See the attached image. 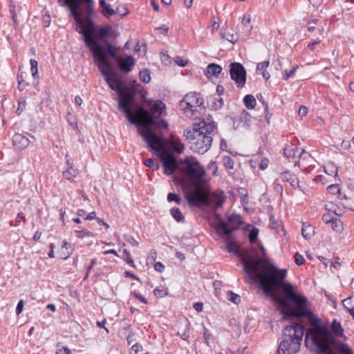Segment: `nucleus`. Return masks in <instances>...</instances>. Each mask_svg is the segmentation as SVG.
<instances>
[{"label": "nucleus", "mask_w": 354, "mask_h": 354, "mask_svg": "<svg viewBox=\"0 0 354 354\" xmlns=\"http://www.w3.org/2000/svg\"><path fill=\"white\" fill-rule=\"evenodd\" d=\"M243 269L248 278L258 283L264 293L278 304L283 319L306 318L311 327L306 330L305 345L315 354H334L332 346L335 339L328 328L309 309L308 299L295 292L294 287L284 281L286 270L271 264L267 259L243 257Z\"/></svg>", "instance_id": "1"}, {"label": "nucleus", "mask_w": 354, "mask_h": 354, "mask_svg": "<svg viewBox=\"0 0 354 354\" xmlns=\"http://www.w3.org/2000/svg\"><path fill=\"white\" fill-rule=\"evenodd\" d=\"M76 30L83 35L84 42L93 53L94 59L97 62L98 68L104 77L106 83L112 90L118 93L120 97L119 109L125 113L126 118L130 123H138L139 119L133 115L131 110L134 101L135 93L129 89L122 90V82L118 78L116 73L113 71L112 66L107 59L103 48L93 37L95 28L93 21H87L86 25L81 24L80 27L76 28Z\"/></svg>", "instance_id": "2"}, {"label": "nucleus", "mask_w": 354, "mask_h": 354, "mask_svg": "<svg viewBox=\"0 0 354 354\" xmlns=\"http://www.w3.org/2000/svg\"><path fill=\"white\" fill-rule=\"evenodd\" d=\"M185 171L194 184V187L185 192V196L190 206L198 207L208 199V183L203 179L204 168L194 159H185Z\"/></svg>", "instance_id": "3"}, {"label": "nucleus", "mask_w": 354, "mask_h": 354, "mask_svg": "<svg viewBox=\"0 0 354 354\" xmlns=\"http://www.w3.org/2000/svg\"><path fill=\"white\" fill-rule=\"evenodd\" d=\"M216 124L211 116L203 118L192 125L191 129H187L184 136L189 141L190 149L196 153H204L210 148L212 142V133Z\"/></svg>", "instance_id": "4"}, {"label": "nucleus", "mask_w": 354, "mask_h": 354, "mask_svg": "<svg viewBox=\"0 0 354 354\" xmlns=\"http://www.w3.org/2000/svg\"><path fill=\"white\" fill-rule=\"evenodd\" d=\"M142 138L162 162L164 173L166 175L173 174L177 169L178 164L176 158L166 149L165 142L149 129L142 133Z\"/></svg>", "instance_id": "5"}, {"label": "nucleus", "mask_w": 354, "mask_h": 354, "mask_svg": "<svg viewBox=\"0 0 354 354\" xmlns=\"http://www.w3.org/2000/svg\"><path fill=\"white\" fill-rule=\"evenodd\" d=\"M304 328L299 324L287 326L283 329V339L278 348V354H295L301 346Z\"/></svg>", "instance_id": "6"}, {"label": "nucleus", "mask_w": 354, "mask_h": 354, "mask_svg": "<svg viewBox=\"0 0 354 354\" xmlns=\"http://www.w3.org/2000/svg\"><path fill=\"white\" fill-rule=\"evenodd\" d=\"M62 6H68L72 17L76 21V28L81 24L86 25L87 21H92L91 17L93 14V0H58Z\"/></svg>", "instance_id": "7"}, {"label": "nucleus", "mask_w": 354, "mask_h": 354, "mask_svg": "<svg viewBox=\"0 0 354 354\" xmlns=\"http://www.w3.org/2000/svg\"><path fill=\"white\" fill-rule=\"evenodd\" d=\"M166 108L165 104L161 100H157L151 105L150 111H147L142 107H138L133 115L139 119V122L135 124L136 125L142 126L143 129L140 130V134L142 137V133L146 129L153 132L151 128V125H156L155 119L160 118Z\"/></svg>", "instance_id": "8"}, {"label": "nucleus", "mask_w": 354, "mask_h": 354, "mask_svg": "<svg viewBox=\"0 0 354 354\" xmlns=\"http://www.w3.org/2000/svg\"><path fill=\"white\" fill-rule=\"evenodd\" d=\"M203 100L196 93L187 94L180 101L179 106L187 117H192L197 107L201 106Z\"/></svg>", "instance_id": "9"}, {"label": "nucleus", "mask_w": 354, "mask_h": 354, "mask_svg": "<svg viewBox=\"0 0 354 354\" xmlns=\"http://www.w3.org/2000/svg\"><path fill=\"white\" fill-rule=\"evenodd\" d=\"M231 79L235 82L238 87H243L246 81V71L243 66L239 62H233L230 65Z\"/></svg>", "instance_id": "10"}, {"label": "nucleus", "mask_w": 354, "mask_h": 354, "mask_svg": "<svg viewBox=\"0 0 354 354\" xmlns=\"http://www.w3.org/2000/svg\"><path fill=\"white\" fill-rule=\"evenodd\" d=\"M241 218L239 215H232L228 218V222H221L217 228L219 234L223 235H230L237 230L241 225Z\"/></svg>", "instance_id": "11"}, {"label": "nucleus", "mask_w": 354, "mask_h": 354, "mask_svg": "<svg viewBox=\"0 0 354 354\" xmlns=\"http://www.w3.org/2000/svg\"><path fill=\"white\" fill-rule=\"evenodd\" d=\"M224 192L223 191H217L213 193L212 195H209V189H208V199L207 202L201 203L198 207L203 204H212L216 208H218L222 206L224 201Z\"/></svg>", "instance_id": "12"}, {"label": "nucleus", "mask_w": 354, "mask_h": 354, "mask_svg": "<svg viewBox=\"0 0 354 354\" xmlns=\"http://www.w3.org/2000/svg\"><path fill=\"white\" fill-rule=\"evenodd\" d=\"M65 158L66 169L63 171V176L68 180H73L78 174V170L74 167L73 160L68 154Z\"/></svg>", "instance_id": "13"}, {"label": "nucleus", "mask_w": 354, "mask_h": 354, "mask_svg": "<svg viewBox=\"0 0 354 354\" xmlns=\"http://www.w3.org/2000/svg\"><path fill=\"white\" fill-rule=\"evenodd\" d=\"M118 61L120 70L124 73L130 72L135 64L134 59L131 55L120 58Z\"/></svg>", "instance_id": "14"}, {"label": "nucleus", "mask_w": 354, "mask_h": 354, "mask_svg": "<svg viewBox=\"0 0 354 354\" xmlns=\"http://www.w3.org/2000/svg\"><path fill=\"white\" fill-rule=\"evenodd\" d=\"M307 29L308 32H313L316 30L319 37L323 38V33L324 28L322 25L319 24V20L317 19H312L307 24Z\"/></svg>", "instance_id": "15"}, {"label": "nucleus", "mask_w": 354, "mask_h": 354, "mask_svg": "<svg viewBox=\"0 0 354 354\" xmlns=\"http://www.w3.org/2000/svg\"><path fill=\"white\" fill-rule=\"evenodd\" d=\"M12 142L15 146L19 149L26 148L30 143L28 138L20 133H15L12 138Z\"/></svg>", "instance_id": "16"}, {"label": "nucleus", "mask_w": 354, "mask_h": 354, "mask_svg": "<svg viewBox=\"0 0 354 354\" xmlns=\"http://www.w3.org/2000/svg\"><path fill=\"white\" fill-rule=\"evenodd\" d=\"M100 6L101 8V12L104 17L109 18L113 15L117 13L111 6V5L106 3L105 0H100Z\"/></svg>", "instance_id": "17"}, {"label": "nucleus", "mask_w": 354, "mask_h": 354, "mask_svg": "<svg viewBox=\"0 0 354 354\" xmlns=\"http://www.w3.org/2000/svg\"><path fill=\"white\" fill-rule=\"evenodd\" d=\"M169 145L172 149L177 153H180L183 151L185 146L181 143L179 138L171 136L169 140Z\"/></svg>", "instance_id": "18"}, {"label": "nucleus", "mask_w": 354, "mask_h": 354, "mask_svg": "<svg viewBox=\"0 0 354 354\" xmlns=\"http://www.w3.org/2000/svg\"><path fill=\"white\" fill-rule=\"evenodd\" d=\"M225 236V246L227 249V250L230 252H238V245L233 240L232 234L230 235H224Z\"/></svg>", "instance_id": "19"}, {"label": "nucleus", "mask_w": 354, "mask_h": 354, "mask_svg": "<svg viewBox=\"0 0 354 354\" xmlns=\"http://www.w3.org/2000/svg\"><path fill=\"white\" fill-rule=\"evenodd\" d=\"M221 37L223 39L234 44L238 40L237 34L234 30L227 31L226 30L221 31Z\"/></svg>", "instance_id": "20"}, {"label": "nucleus", "mask_w": 354, "mask_h": 354, "mask_svg": "<svg viewBox=\"0 0 354 354\" xmlns=\"http://www.w3.org/2000/svg\"><path fill=\"white\" fill-rule=\"evenodd\" d=\"M222 68L216 64H209L207 67V73L209 75L217 77L221 74Z\"/></svg>", "instance_id": "21"}, {"label": "nucleus", "mask_w": 354, "mask_h": 354, "mask_svg": "<svg viewBox=\"0 0 354 354\" xmlns=\"http://www.w3.org/2000/svg\"><path fill=\"white\" fill-rule=\"evenodd\" d=\"M326 209L328 212H331L337 216H342L344 213L343 210L339 208L337 205L332 202H328L325 205Z\"/></svg>", "instance_id": "22"}, {"label": "nucleus", "mask_w": 354, "mask_h": 354, "mask_svg": "<svg viewBox=\"0 0 354 354\" xmlns=\"http://www.w3.org/2000/svg\"><path fill=\"white\" fill-rule=\"evenodd\" d=\"M331 329H332L333 333L336 336L339 337L343 335L344 330L341 326V324H340V322H337L336 319L333 320L332 325H331Z\"/></svg>", "instance_id": "23"}, {"label": "nucleus", "mask_w": 354, "mask_h": 354, "mask_svg": "<svg viewBox=\"0 0 354 354\" xmlns=\"http://www.w3.org/2000/svg\"><path fill=\"white\" fill-rule=\"evenodd\" d=\"M331 227L335 232L342 233L344 230L343 222L340 219L335 218L331 223Z\"/></svg>", "instance_id": "24"}, {"label": "nucleus", "mask_w": 354, "mask_h": 354, "mask_svg": "<svg viewBox=\"0 0 354 354\" xmlns=\"http://www.w3.org/2000/svg\"><path fill=\"white\" fill-rule=\"evenodd\" d=\"M243 102L245 106L249 109H254L257 103L256 100L252 95H246L244 97Z\"/></svg>", "instance_id": "25"}, {"label": "nucleus", "mask_w": 354, "mask_h": 354, "mask_svg": "<svg viewBox=\"0 0 354 354\" xmlns=\"http://www.w3.org/2000/svg\"><path fill=\"white\" fill-rule=\"evenodd\" d=\"M314 234V229L310 225H303L301 234L305 239L310 238Z\"/></svg>", "instance_id": "26"}, {"label": "nucleus", "mask_w": 354, "mask_h": 354, "mask_svg": "<svg viewBox=\"0 0 354 354\" xmlns=\"http://www.w3.org/2000/svg\"><path fill=\"white\" fill-rule=\"evenodd\" d=\"M297 152L298 149L292 146H288L283 149V153L287 158L295 157Z\"/></svg>", "instance_id": "27"}, {"label": "nucleus", "mask_w": 354, "mask_h": 354, "mask_svg": "<svg viewBox=\"0 0 354 354\" xmlns=\"http://www.w3.org/2000/svg\"><path fill=\"white\" fill-rule=\"evenodd\" d=\"M140 79L144 83H148L151 80L149 71L147 68H144L140 71Z\"/></svg>", "instance_id": "28"}, {"label": "nucleus", "mask_w": 354, "mask_h": 354, "mask_svg": "<svg viewBox=\"0 0 354 354\" xmlns=\"http://www.w3.org/2000/svg\"><path fill=\"white\" fill-rule=\"evenodd\" d=\"M170 213L172 216V217L178 222L183 221L184 219L183 216L182 215V213L179 210L178 208H172L170 210Z\"/></svg>", "instance_id": "29"}, {"label": "nucleus", "mask_w": 354, "mask_h": 354, "mask_svg": "<svg viewBox=\"0 0 354 354\" xmlns=\"http://www.w3.org/2000/svg\"><path fill=\"white\" fill-rule=\"evenodd\" d=\"M30 71L34 79H38V62L35 59H30Z\"/></svg>", "instance_id": "30"}, {"label": "nucleus", "mask_w": 354, "mask_h": 354, "mask_svg": "<svg viewBox=\"0 0 354 354\" xmlns=\"http://www.w3.org/2000/svg\"><path fill=\"white\" fill-rule=\"evenodd\" d=\"M100 46L102 48H104L102 45H100ZM103 49L106 55H107V54H109L113 58H116V56H117L116 49L112 44H108L106 50L104 48H103ZM106 58L108 59L107 57H106Z\"/></svg>", "instance_id": "31"}, {"label": "nucleus", "mask_w": 354, "mask_h": 354, "mask_svg": "<svg viewBox=\"0 0 354 354\" xmlns=\"http://www.w3.org/2000/svg\"><path fill=\"white\" fill-rule=\"evenodd\" d=\"M223 164L226 169H232L234 167V162L228 156L223 158Z\"/></svg>", "instance_id": "32"}, {"label": "nucleus", "mask_w": 354, "mask_h": 354, "mask_svg": "<svg viewBox=\"0 0 354 354\" xmlns=\"http://www.w3.org/2000/svg\"><path fill=\"white\" fill-rule=\"evenodd\" d=\"M293 179L292 175L289 171H284L280 174L279 178L278 180H280L283 182L290 183V180Z\"/></svg>", "instance_id": "33"}, {"label": "nucleus", "mask_w": 354, "mask_h": 354, "mask_svg": "<svg viewBox=\"0 0 354 354\" xmlns=\"http://www.w3.org/2000/svg\"><path fill=\"white\" fill-rule=\"evenodd\" d=\"M144 164L145 166L152 169L153 170H157L159 168L158 164L155 162L151 158H147L145 160Z\"/></svg>", "instance_id": "34"}, {"label": "nucleus", "mask_w": 354, "mask_h": 354, "mask_svg": "<svg viewBox=\"0 0 354 354\" xmlns=\"http://www.w3.org/2000/svg\"><path fill=\"white\" fill-rule=\"evenodd\" d=\"M228 300L233 302L234 304H239L241 301V297L239 295L235 294L231 291L227 292Z\"/></svg>", "instance_id": "35"}, {"label": "nucleus", "mask_w": 354, "mask_h": 354, "mask_svg": "<svg viewBox=\"0 0 354 354\" xmlns=\"http://www.w3.org/2000/svg\"><path fill=\"white\" fill-rule=\"evenodd\" d=\"M327 189L331 194L337 195L338 196L340 194V188L338 185H331L328 187Z\"/></svg>", "instance_id": "36"}, {"label": "nucleus", "mask_w": 354, "mask_h": 354, "mask_svg": "<svg viewBox=\"0 0 354 354\" xmlns=\"http://www.w3.org/2000/svg\"><path fill=\"white\" fill-rule=\"evenodd\" d=\"M123 253H124V257H123L124 260L127 263L130 264L132 267L135 268V264H134L133 259L131 257L130 253L127 250H124Z\"/></svg>", "instance_id": "37"}, {"label": "nucleus", "mask_w": 354, "mask_h": 354, "mask_svg": "<svg viewBox=\"0 0 354 354\" xmlns=\"http://www.w3.org/2000/svg\"><path fill=\"white\" fill-rule=\"evenodd\" d=\"M259 234V230L256 227H253L249 234V239L251 243L256 241Z\"/></svg>", "instance_id": "38"}, {"label": "nucleus", "mask_w": 354, "mask_h": 354, "mask_svg": "<svg viewBox=\"0 0 354 354\" xmlns=\"http://www.w3.org/2000/svg\"><path fill=\"white\" fill-rule=\"evenodd\" d=\"M340 354H353L352 350L345 344H341L339 347Z\"/></svg>", "instance_id": "39"}, {"label": "nucleus", "mask_w": 354, "mask_h": 354, "mask_svg": "<svg viewBox=\"0 0 354 354\" xmlns=\"http://www.w3.org/2000/svg\"><path fill=\"white\" fill-rule=\"evenodd\" d=\"M76 233L78 234L79 238H83L84 236H92L93 234L86 229H82L81 230H76Z\"/></svg>", "instance_id": "40"}, {"label": "nucleus", "mask_w": 354, "mask_h": 354, "mask_svg": "<svg viewBox=\"0 0 354 354\" xmlns=\"http://www.w3.org/2000/svg\"><path fill=\"white\" fill-rule=\"evenodd\" d=\"M167 201L169 202L175 201L177 204H180L181 200L177 194L169 193L167 195Z\"/></svg>", "instance_id": "41"}, {"label": "nucleus", "mask_w": 354, "mask_h": 354, "mask_svg": "<svg viewBox=\"0 0 354 354\" xmlns=\"http://www.w3.org/2000/svg\"><path fill=\"white\" fill-rule=\"evenodd\" d=\"M154 295L157 297H163L167 295V292L163 289L156 288L153 290Z\"/></svg>", "instance_id": "42"}, {"label": "nucleus", "mask_w": 354, "mask_h": 354, "mask_svg": "<svg viewBox=\"0 0 354 354\" xmlns=\"http://www.w3.org/2000/svg\"><path fill=\"white\" fill-rule=\"evenodd\" d=\"M124 238L126 240V241H127L131 245L135 247L138 246L139 243L133 236L130 235H124Z\"/></svg>", "instance_id": "43"}, {"label": "nucleus", "mask_w": 354, "mask_h": 354, "mask_svg": "<svg viewBox=\"0 0 354 354\" xmlns=\"http://www.w3.org/2000/svg\"><path fill=\"white\" fill-rule=\"evenodd\" d=\"M290 185L294 188H298L299 190H301L302 192H304L303 187L299 185V182L298 178H293L292 180L290 181Z\"/></svg>", "instance_id": "44"}, {"label": "nucleus", "mask_w": 354, "mask_h": 354, "mask_svg": "<svg viewBox=\"0 0 354 354\" xmlns=\"http://www.w3.org/2000/svg\"><path fill=\"white\" fill-rule=\"evenodd\" d=\"M335 218H334L330 214H324L322 216V221L326 223H331Z\"/></svg>", "instance_id": "45"}, {"label": "nucleus", "mask_w": 354, "mask_h": 354, "mask_svg": "<svg viewBox=\"0 0 354 354\" xmlns=\"http://www.w3.org/2000/svg\"><path fill=\"white\" fill-rule=\"evenodd\" d=\"M56 354H71V351L67 347L60 346L57 345Z\"/></svg>", "instance_id": "46"}, {"label": "nucleus", "mask_w": 354, "mask_h": 354, "mask_svg": "<svg viewBox=\"0 0 354 354\" xmlns=\"http://www.w3.org/2000/svg\"><path fill=\"white\" fill-rule=\"evenodd\" d=\"M97 35L100 38H104V37H108L109 36V28H100L98 30Z\"/></svg>", "instance_id": "47"}, {"label": "nucleus", "mask_w": 354, "mask_h": 354, "mask_svg": "<svg viewBox=\"0 0 354 354\" xmlns=\"http://www.w3.org/2000/svg\"><path fill=\"white\" fill-rule=\"evenodd\" d=\"M268 66H269L268 61H265V62H261V63L258 64V65H257V70L259 71H266L267 69V68L268 67Z\"/></svg>", "instance_id": "48"}, {"label": "nucleus", "mask_w": 354, "mask_h": 354, "mask_svg": "<svg viewBox=\"0 0 354 354\" xmlns=\"http://www.w3.org/2000/svg\"><path fill=\"white\" fill-rule=\"evenodd\" d=\"M297 66L296 67H294L292 70H290V71H288L287 70H285L284 71V73H285V75L283 77V79L285 80H287L289 77H292L295 73V71H296V68H297Z\"/></svg>", "instance_id": "49"}, {"label": "nucleus", "mask_w": 354, "mask_h": 354, "mask_svg": "<svg viewBox=\"0 0 354 354\" xmlns=\"http://www.w3.org/2000/svg\"><path fill=\"white\" fill-rule=\"evenodd\" d=\"M295 261L297 265L301 266L304 263V258L299 253H296L295 254Z\"/></svg>", "instance_id": "50"}, {"label": "nucleus", "mask_w": 354, "mask_h": 354, "mask_svg": "<svg viewBox=\"0 0 354 354\" xmlns=\"http://www.w3.org/2000/svg\"><path fill=\"white\" fill-rule=\"evenodd\" d=\"M321 41V37H317L315 39H314L312 42L309 43L308 44V48L310 49L311 50H314V48L316 45L319 44Z\"/></svg>", "instance_id": "51"}, {"label": "nucleus", "mask_w": 354, "mask_h": 354, "mask_svg": "<svg viewBox=\"0 0 354 354\" xmlns=\"http://www.w3.org/2000/svg\"><path fill=\"white\" fill-rule=\"evenodd\" d=\"M24 301L21 299L19 301L17 306V308H16V313L17 315H19L21 311L23 310V308H24Z\"/></svg>", "instance_id": "52"}, {"label": "nucleus", "mask_w": 354, "mask_h": 354, "mask_svg": "<svg viewBox=\"0 0 354 354\" xmlns=\"http://www.w3.org/2000/svg\"><path fill=\"white\" fill-rule=\"evenodd\" d=\"M175 62L180 66H186L187 61L184 60L183 58L180 57H177L175 59Z\"/></svg>", "instance_id": "53"}, {"label": "nucleus", "mask_w": 354, "mask_h": 354, "mask_svg": "<svg viewBox=\"0 0 354 354\" xmlns=\"http://www.w3.org/2000/svg\"><path fill=\"white\" fill-rule=\"evenodd\" d=\"M308 113V109L305 106H301L299 109L298 113L301 117L305 116Z\"/></svg>", "instance_id": "54"}, {"label": "nucleus", "mask_w": 354, "mask_h": 354, "mask_svg": "<svg viewBox=\"0 0 354 354\" xmlns=\"http://www.w3.org/2000/svg\"><path fill=\"white\" fill-rule=\"evenodd\" d=\"M43 21H44L45 26H46V27L49 26V25L50 24V16L47 13L44 15Z\"/></svg>", "instance_id": "55"}, {"label": "nucleus", "mask_w": 354, "mask_h": 354, "mask_svg": "<svg viewBox=\"0 0 354 354\" xmlns=\"http://www.w3.org/2000/svg\"><path fill=\"white\" fill-rule=\"evenodd\" d=\"M96 263H97L96 259H93L91 260V265L87 268V272H86V276L84 277V279H86L88 277L91 270L92 269L93 266L96 264Z\"/></svg>", "instance_id": "56"}, {"label": "nucleus", "mask_w": 354, "mask_h": 354, "mask_svg": "<svg viewBox=\"0 0 354 354\" xmlns=\"http://www.w3.org/2000/svg\"><path fill=\"white\" fill-rule=\"evenodd\" d=\"M208 169L212 171L213 174H216L217 171V166L214 162H210L208 165Z\"/></svg>", "instance_id": "57"}, {"label": "nucleus", "mask_w": 354, "mask_h": 354, "mask_svg": "<svg viewBox=\"0 0 354 354\" xmlns=\"http://www.w3.org/2000/svg\"><path fill=\"white\" fill-rule=\"evenodd\" d=\"M17 78H18V83H19L18 86H19V90L20 91L24 90L26 84L23 82L21 75H18Z\"/></svg>", "instance_id": "58"}, {"label": "nucleus", "mask_w": 354, "mask_h": 354, "mask_svg": "<svg viewBox=\"0 0 354 354\" xmlns=\"http://www.w3.org/2000/svg\"><path fill=\"white\" fill-rule=\"evenodd\" d=\"M164 268H165V266H163V264L160 262H157L155 263L154 265V269L156 270V271H158L160 272H162L163 270H164Z\"/></svg>", "instance_id": "59"}, {"label": "nucleus", "mask_w": 354, "mask_h": 354, "mask_svg": "<svg viewBox=\"0 0 354 354\" xmlns=\"http://www.w3.org/2000/svg\"><path fill=\"white\" fill-rule=\"evenodd\" d=\"M250 20L251 19L250 15H244L241 23L244 26H247L250 23Z\"/></svg>", "instance_id": "60"}, {"label": "nucleus", "mask_w": 354, "mask_h": 354, "mask_svg": "<svg viewBox=\"0 0 354 354\" xmlns=\"http://www.w3.org/2000/svg\"><path fill=\"white\" fill-rule=\"evenodd\" d=\"M204 338L205 339V343L207 344H209V339H210L211 337V333L208 331V330L205 328H204Z\"/></svg>", "instance_id": "61"}, {"label": "nucleus", "mask_w": 354, "mask_h": 354, "mask_svg": "<svg viewBox=\"0 0 354 354\" xmlns=\"http://www.w3.org/2000/svg\"><path fill=\"white\" fill-rule=\"evenodd\" d=\"M140 348H141V346H140L139 344H134L131 348V354H136Z\"/></svg>", "instance_id": "62"}, {"label": "nucleus", "mask_w": 354, "mask_h": 354, "mask_svg": "<svg viewBox=\"0 0 354 354\" xmlns=\"http://www.w3.org/2000/svg\"><path fill=\"white\" fill-rule=\"evenodd\" d=\"M341 147L344 149H348L351 147V142L348 140H343Z\"/></svg>", "instance_id": "63"}, {"label": "nucleus", "mask_w": 354, "mask_h": 354, "mask_svg": "<svg viewBox=\"0 0 354 354\" xmlns=\"http://www.w3.org/2000/svg\"><path fill=\"white\" fill-rule=\"evenodd\" d=\"M178 334L180 336V337H181L183 340H187V339L189 338V335L187 333L186 330H184V331H183V332H180V331H178Z\"/></svg>", "instance_id": "64"}]
</instances>
